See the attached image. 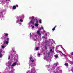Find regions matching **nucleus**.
I'll return each instance as SVG.
<instances>
[{
    "label": "nucleus",
    "instance_id": "obj_1",
    "mask_svg": "<svg viewBox=\"0 0 73 73\" xmlns=\"http://www.w3.org/2000/svg\"><path fill=\"white\" fill-rule=\"evenodd\" d=\"M30 60L31 62H34V61H35V60H33V58H32L31 57L30 58Z\"/></svg>",
    "mask_w": 73,
    "mask_h": 73
},
{
    "label": "nucleus",
    "instance_id": "obj_2",
    "mask_svg": "<svg viewBox=\"0 0 73 73\" xmlns=\"http://www.w3.org/2000/svg\"><path fill=\"white\" fill-rule=\"evenodd\" d=\"M17 64H17V62H15L13 63V64L11 65V66H15V65H17Z\"/></svg>",
    "mask_w": 73,
    "mask_h": 73
},
{
    "label": "nucleus",
    "instance_id": "obj_3",
    "mask_svg": "<svg viewBox=\"0 0 73 73\" xmlns=\"http://www.w3.org/2000/svg\"><path fill=\"white\" fill-rule=\"evenodd\" d=\"M30 23L33 25H34L35 24V21L31 20L30 21Z\"/></svg>",
    "mask_w": 73,
    "mask_h": 73
},
{
    "label": "nucleus",
    "instance_id": "obj_4",
    "mask_svg": "<svg viewBox=\"0 0 73 73\" xmlns=\"http://www.w3.org/2000/svg\"><path fill=\"white\" fill-rule=\"evenodd\" d=\"M37 33L38 35L39 36H41V34L40 33V32L39 31H37Z\"/></svg>",
    "mask_w": 73,
    "mask_h": 73
},
{
    "label": "nucleus",
    "instance_id": "obj_5",
    "mask_svg": "<svg viewBox=\"0 0 73 73\" xmlns=\"http://www.w3.org/2000/svg\"><path fill=\"white\" fill-rule=\"evenodd\" d=\"M57 27V25L55 26L54 27V28H53L52 29V30L53 31H54L55 30V29H56V28Z\"/></svg>",
    "mask_w": 73,
    "mask_h": 73
},
{
    "label": "nucleus",
    "instance_id": "obj_6",
    "mask_svg": "<svg viewBox=\"0 0 73 73\" xmlns=\"http://www.w3.org/2000/svg\"><path fill=\"white\" fill-rule=\"evenodd\" d=\"M16 57V55L15 54V53L13 55H12V58H13V57Z\"/></svg>",
    "mask_w": 73,
    "mask_h": 73
},
{
    "label": "nucleus",
    "instance_id": "obj_7",
    "mask_svg": "<svg viewBox=\"0 0 73 73\" xmlns=\"http://www.w3.org/2000/svg\"><path fill=\"white\" fill-rule=\"evenodd\" d=\"M54 65H55V66L56 67V66L58 65V64L57 63H54Z\"/></svg>",
    "mask_w": 73,
    "mask_h": 73
},
{
    "label": "nucleus",
    "instance_id": "obj_8",
    "mask_svg": "<svg viewBox=\"0 0 73 73\" xmlns=\"http://www.w3.org/2000/svg\"><path fill=\"white\" fill-rule=\"evenodd\" d=\"M35 26H36V27H38V23H35Z\"/></svg>",
    "mask_w": 73,
    "mask_h": 73
},
{
    "label": "nucleus",
    "instance_id": "obj_9",
    "mask_svg": "<svg viewBox=\"0 0 73 73\" xmlns=\"http://www.w3.org/2000/svg\"><path fill=\"white\" fill-rule=\"evenodd\" d=\"M13 9H16V6H13Z\"/></svg>",
    "mask_w": 73,
    "mask_h": 73
},
{
    "label": "nucleus",
    "instance_id": "obj_10",
    "mask_svg": "<svg viewBox=\"0 0 73 73\" xmlns=\"http://www.w3.org/2000/svg\"><path fill=\"white\" fill-rule=\"evenodd\" d=\"M64 65L66 66H68V63H65Z\"/></svg>",
    "mask_w": 73,
    "mask_h": 73
},
{
    "label": "nucleus",
    "instance_id": "obj_11",
    "mask_svg": "<svg viewBox=\"0 0 73 73\" xmlns=\"http://www.w3.org/2000/svg\"><path fill=\"white\" fill-rule=\"evenodd\" d=\"M39 48V47H36L35 48V50H38V49Z\"/></svg>",
    "mask_w": 73,
    "mask_h": 73
},
{
    "label": "nucleus",
    "instance_id": "obj_12",
    "mask_svg": "<svg viewBox=\"0 0 73 73\" xmlns=\"http://www.w3.org/2000/svg\"><path fill=\"white\" fill-rule=\"evenodd\" d=\"M33 19H35V17H31L32 20H33Z\"/></svg>",
    "mask_w": 73,
    "mask_h": 73
},
{
    "label": "nucleus",
    "instance_id": "obj_13",
    "mask_svg": "<svg viewBox=\"0 0 73 73\" xmlns=\"http://www.w3.org/2000/svg\"><path fill=\"white\" fill-rule=\"evenodd\" d=\"M3 57V54H0V58H2Z\"/></svg>",
    "mask_w": 73,
    "mask_h": 73
},
{
    "label": "nucleus",
    "instance_id": "obj_14",
    "mask_svg": "<svg viewBox=\"0 0 73 73\" xmlns=\"http://www.w3.org/2000/svg\"><path fill=\"white\" fill-rule=\"evenodd\" d=\"M39 23H40V24H41V23H42V20L41 19H40L39 20Z\"/></svg>",
    "mask_w": 73,
    "mask_h": 73
},
{
    "label": "nucleus",
    "instance_id": "obj_15",
    "mask_svg": "<svg viewBox=\"0 0 73 73\" xmlns=\"http://www.w3.org/2000/svg\"><path fill=\"white\" fill-rule=\"evenodd\" d=\"M8 34L6 33V34H5V36H8Z\"/></svg>",
    "mask_w": 73,
    "mask_h": 73
},
{
    "label": "nucleus",
    "instance_id": "obj_16",
    "mask_svg": "<svg viewBox=\"0 0 73 73\" xmlns=\"http://www.w3.org/2000/svg\"><path fill=\"white\" fill-rule=\"evenodd\" d=\"M48 54V57H49V56L50 55V52H48V53H47Z\"/></svg>",
    "mask_w": 73,
    "mask_h": 73
},
{
    "label": "nucleus",
    "instance_id": "obj_17",
    "mask_svg": "<svg viewBox=\"0 0 73 73\" xmlns=\"http://www.w3.org/2000/svg\"><path fill=\"white\" fill-rule=\"evenodd\" d=\"M58 57V54H56L55 56V58H57Z\"/></svg>",
    "mask_w": 73,
    "mask_h": 73
},
{
    "label": "nucleus",
    "instance_id": "obj_18",
    "mask_svg": "<svg viewBox=\"0 0 73 73\" xmlns=\"http://www.w3.org/2000/svg\"><path fill=\"white\" fill-rule=\"evenodd\" d=\"M36 24H38V21H37V19H36Z\"/></svg>",
    "mask_w": 73,
    "mask_h": 73
},
{
    "label": "nucleus",
    "instance_id": "obj_19",
    "mask_svg": "<svg viewBox=\"0 0 73 73\" xmlns=\"http://www.w3.org/2000/svg\"><path fill=\"white\" fill-rule=\"evenodd\" d=\"M7 41H8L9 40V38H7L6 39Z\"/></svg>",
    "mask_w": 73,
    "mask_h": 73
},
{
    "label": "nucleus",
    "instance_id": "obj_20",
    "mask_svg": "<svg viewBox=\"0 0 73 73\" xmlns=\"http://www.w3.org/2000/svg\"><path fill=\"white\" fill-rule=\"evenodd\" d=\"M5 48V46H2V49H4Z\"/></svg>",
    "mask_w": 73,
    "mask_h": 73
},
{
    "label": "nucleus",
    "instance_id": "obj_21",
    "mask_svg": "<svg viewBox=\"0 0 73 73\" xmlns=\"http://www.w3.org/2000/svg\"><path fill=\"white\" fill-rule=\"evenodd\" d=\"M13 52L15 53L16 54V51H15V50H13Z\"/></svg>",
    "mask_w": 73,
    "mask_h": 73
},
{
    "label": "nucleus",
    "instance_id": "obj_22",
    "mask_svg": "<svg viewBox=\"0 0 73 73\" xmlns=\"http://www.w3.org/2000/svg\"><path fill=\"white\" fill-rule=\"evenodd\" d=\"M8 43H9V42L8 41H7L6 42V44H8Z\"/></svg>",
    "mask_w": 73,
    "mask_h": 73
},
{
    "label": "nucleus",
    "instance_id": "obj_23",
    "mask_svg": "<svg viewBox=\"0 0 73 73\" xmlns=\"http://www.w3.org/2000/svg\"><path fill=\"white\" fill-rule=\"evenodd\" d=\"M2 52V50H1V49H0V54H1Z\"/></svg>",
    "mask_w": 73,
    "mask_h": 73
},
{
    "label": "nucleus",
    "instance_id": "obj_24",
    "mask_svg": "<svg viewBox=\"0 0 73 73\" xmlns=\"http://www.w3.org/2000/svg\"><path fill=\"white\" fill-rule=\"evenodd\" d=\"M48 42V40H46L45 41V43H47Z\"/></svg>",
    "mask_w": 73,
    "mask_h": 73
},
{
    "label": "nucleus",
    "instance_id": "obj_25",
    "mask_svg": "<svg viewBox=\"0 0 73 73\" xmlns=\"http://www.w3.org/2000/svg\"><path fill=\"white\" fill-rule=\"evenodd\" d=\"M33 69L34 70H33V69H31V70H32V71H35V68H33Z\"/></svg>",
    "mask_w": 73,
    "mask_h": 73
},
{
    "label": "nucleus",
    "instance_id": "obj_26",
    "mask_svg": "<svg viewBox=\"0 0 73 73\" xmlns=\"http://www.w3.org/2000/svg\"><path fill=\"white\" fill-rule=\"evenodd\" d=\"M20 22H23V19H21L20 20Z\"/></svg>",
    "mask_w": 73,
    "mask_h": 73
},
{
    "label": "nucleus",
    "instance_id": "obj_27",
    "mask_svg": "<svg viewBox=\"0 0 73 73\" xmlns=\"http://www.w3.org/2000/svg\"><path fill=\"white\" fill-rule=\"evenodd\" d=\"M45 49L46 50V49H47V46H45Z\"/></svg>",
    "mask_w": 73,
    "mask_h": 73
},
{
    "label": "nucleus",
    "instance_id": "obj_28",
    "mask_svg": "<svg viewBox=\"0 0 73 73\" xmlns=\"http://www.w3.org/2000/svg\"><path fill=\"white\" fill-rule=\"evenodd\" d=\"M40 28H41V29H42H42H44V28H43V27H42Z\"/></svg>",
    "mask_w": 73,
    "mask_h": 73
},
{
    "label": "nucleus",
    "instance_id": "obj_29",
    "mask_svg": "<svg viewBox=\"0 0 73 73\" xmlns=\"http://www.w3.org/2000/svg\"><path fill=\"white\" fill-rule=\"evenodd\" d=\"M62 55H64V56H66V55H65V54H63V53H62Z\"/></svg>",
    "mask_w": 73,
    "mask_h": 73
},
{
    "label": "nucleus",
    "instance_id": "obj_30",
    "mask_svg": "<svg viewBox=\"0 0 73 73\" xmlns=\"http://www.w3.org/2000/svg\"><path fill=\"white\" fill-rule=\"evenodd\" d=\"M45 36H47V33H46L45 35Z\"/></svg>",
    "mask_w": 73,
    "mask_h": 73
},
{
    "label": "nucleus",
    "instance_id": "obj_31",
    "mask_svg": "<svg viewBox=\"0 0 73 73\" xmlns=\"http://www.w3.org/2000/svg\"><path fill=\"white\" fill-rule=\"evenodd\" d=\"M5 44H6V42L5 41L4 42H3V45H5Z\"/></svg>",
    "mask_w": 73,
    "mask_h": 73
},
{
    "label": "nucleus",
    "instance_id": "obj_32",
    "mask_svg": "<svg viewBox=\"0 0 73 73\" xmlns=\"http://www.w3.org/2000/svg\"><path fill=\"white\" fill-rule=\"evenodd\" d=\"M8 59V60H9L10 59V55L9 56Z\"/></svg>",
    "mask_w": 73,
    "mask_h": 73
},
{
    "label": "nucleus",
    "instance_id": "obj_33",
    "mask_svg": "<svg viewBox=\"0 0 73 73\" xmlns=\"http://www.w3.org/2000/svg\"><path fill=\"white\" fill-rule=\"evenodd\" d=\"M58 51L59 52H60V53H62V52L60 51V50H58Z\"/></svg>",
    "mask_w": 73,
    "mask_h": 73
},
{
    "label": "nucleus",
    "instance_id": "obj_34",
    "mask_svg": "<svg viewBox=\"0 0 73 73\" xmlns=\"http://www.w3.org/2000/svg\"><path fill=\"white\" fill-rule=\"evenodd\" d=\"M16 7H18L19 6H18V5H16Z\"/></svg>",
    "mask_w": 73,
    "mask_h": 73
},
{
    "label": "nucleus",
    "instance_id": "obj_35",
    "mask_svg": "<svg viewBox=\"0 0 73 73\" xmlns=\"http://www.w3.org/2000/svg\"><path fill=\"white\" fill-rule=\"evenodd\" d=\"M52 49H51L50 50V52H53V51H52Z\"/></svg>",
    "mask_w": 73,
    "mask_h": 73
},
{
    "label": "nucleus",
    "instance_id": "obj_36",
    "mask_svg": "<svg viewBox=\"0 0 73 73\" xmlns=\"http://www.w3.org/2000/svg\"><path fill=\"white\" fill-rule=\"evenodd\" d=\"M34 26H33L32 27V29H33V28H34Z\"/></svg>",
    "mask_w": 73,
    "mask_h": 73
},
{
    "label": "nucleus",
    "instance_id": "obj_37",
    "mask_svg": "<svg viewBox=\"0 0 73 73\" xmlns=\"http://www.w3.org/2000/svg\"><path fill=\"white\" fill-rule=\"evenodd\" d=\"M38 56H40V54L39 53L38 54Z\"/></svg>",
    "mask_w": 73,
    "mask_h": 73
},
{
    "label": "nucleus",
    "instance_id": "obj_38",
    "mask_svg": "<svg viewBox=\"0 0 73 73\" xmlns=\"http://www.w3.org/2000/svg\"><path fill=\"white\" fill-rule=\"evenodd\" d=\"M11 64H10L8 66H11Z\"/></svg>",
    "mask_w": 73,
    "mask_h": 73
},
{
    "label": "nucleus",
    "instance_id": "obj_39",
    "mask_svg": "<svg viewBox=\"0 0 73 73\" xmlns=\"http://www.w3.org/2000/svg\"><path fill=\"white\" fill-rule=\"evenodd\" d=\"M39 31H40V30H41V28H40L39 29Z\"/></svg>",
    "mask_w": 73,
    "mask_h": 73
},
{
    "label": "nucleus",
    "instance_id": "obj_40",
    "mask_svg": "<svg viewBox=\"0 0 73 73\" xmlns=\"http://www.w3.org/2000/svg\"><path fill=\"white\" fill-rule=\"evenodd\" d=\"M46 56H45L44 58H45V57H46Z\"/></svg>",
    "mask_w": 73,
    "mask_h": 73
},
{
    "label": "nucleus",
    "instance_id": "obj_41",
    "mask_svg": "<svg viewBox=\"0 0 73 73\" xmlns=\"http://www.w3.org/2000/svg\"><path fill=\"white\" fill-rule=\"evenodd\" d=\"M34 41H36V40L34 39Z\"/></svg>",
    "mask_w": 73,
    "mask_h": 73
},
{
    "label": "nucleus",
    "instance_id": "obj_42",
    "mask_svg": "<svg viewBox=\"0 0 73 73\" xmlns=\"http://www.w3.org/2000/svg\"><path fill=\"white\" fill-rule=\"evenodd\" d=\"M16 22H17V23H18V22L17 21H16Z\"/></svg>",
    "mask_w": 73,
    "mask_h": 73
},
{
    "label": "nucleus",
    "instance_id": "obj_43",
    "mask_svg": "<svg viewBox=\"0 0 73 73\" xmlns=\"http://www.w3.org/2000/svg\"><path fill=\"white\" fill-rule=\"evenodd\" d=\"M31 33H30V35L31 36Z\"/></svg>",
    "mask_w": 73,
    "mask_h": 73
},
{
    "label": "nucleus",
    "instance_id": "obj_44",
    "mask_svg": "<svg viewBox=\"0 0 73 73\" xmlns=\"http://www.w3.org/2000/svg\"><path fill=\"white\" fill-rule=\"evenodd\" d=\"M42 37H44V38L45 37L44 36H42Z\"/></svg>",
    "mask_w": 73,
    "mask_h": 73
},
{
    "label": "nucleus",
    "instance_id": "obj_45",
    "mask_svg": "<svg viewBox=\"0 0 73 73\" xmlns=\"http://www.w3.org/2000/svg\"><path fill=\"white\" fill-rule=\"evenodd\" d=\"M11 73V72H12V71H10Z\"/></svg>",
    "mask_w": 73,
    "mask_h": 73
},
{
    "label": "nucleus",
    "instance_id": "obj_46",
    "mask_svg": "<svg viewBox=\"0 0 73 73\" xmlns=\"http://www.w3.org/2000/svg\"><path fill=\"white\" fill-rule=\"evenodd\" d=\"M6 1H8V0H5Z\"/></svg>",
    "mask_w": 73,
    "mask_h": 73
},
{
    "label": "nucleus",
    "instance_id": "obj_47",
    "mask_svg": "<svg viewBox=\"0 0 73 73\" xmlns=\"http://www.w3.org/2000/svg\"><path fill=\"white\" fill-rule=\"evenodd\" d=\"M43 54H45V53H44Z\"/></svg>",
    "mask_w": 73,
    "mask_h": 73
},
{
    "label": "nucleus",
    "instance_id": "obj_48",
    "mask_svg": "<svg viewBox=\"0 0 73 73\" xmlns=\"http://www.w3.org/2000/svg\"><path fill=\"white\" fill-rule=\"evenodd\" d=\"M34 20H35H35H36V19H35Z\"/></svg>",
    "mask_w": 73,
    "mask_h": 73
},
{
    "label": "nucleus",
    "instance_id": "obj_49",
    "mask_svg": "<svg viewBox=\"0 0 73 73\" xmlns=\"http://www.w3.org/2000/svg\"><path fill=\"white\" fill-rule=\"evenodd\" d=\"M30 18H31V17H30V18H29V19H30Z\"/></svg>",
    "mask_w": 73,
    "mask_h": 73
},
{
    "label": "nucleus",
    "instance_id": "obj_50",
    "mask_svg": "<svg viewBox=\"0 0 73 73\" xmlns=\"http://www.w3.org/2000/svg\"><path fill=\"white\" fill-rule=\"evenodd\" d=\"M30 18H31V17H30V18H29V19H30Z\"/></svg>",
    "mask_w": 73,
    "mask_h": 73
},
{
    "label": "nucleus",
    "instance_id": "obj_51",
    "mask_svg": "<svg viewBox=\"0 0 73 73\" xmlns=\"http://www.w3.org/2000/svg\"><path fill=\"white\" fill-rule=\"evenodd\" d=\"M31 72V73H32V72Z\"/></svg>",
    "mask_w": 73,
    "mask_h": 73
}]
</instances>
